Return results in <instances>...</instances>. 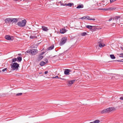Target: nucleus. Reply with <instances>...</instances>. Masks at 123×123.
<instances>
[{
	"instance_id": "nucleus-1",
	"label": "nucleus",
	"mask_w": 123,
	"mask_h": 123,
	"mask_svg": "<svg viewBox=\"0 0 123 123\" xmlns=\"http://www.w3.org/2000/svg\"><path fill=\"white\" fill-rule=\"evenodd\" d=\"M19 64L17 62L12 63L11 65V68L12 70H17L18 69Z\"/></svg>"
},
{
	"instance_id": "nucleus-2",
	"label": "nucleus",
	"mask_w": 123,
	"mask_h": 123,
	"mask_svg": "<svg viewBox=\"0 0 123 123\" xmlns=\"http://www.w3.org/2000/svg\"><path fill=\"white\" fill-rule=\"evenodd\" d=\"M115 109V108L113 107H111L108 108L103 110L101 112L102 114L104 113H108L110 112L111 111Z\"/></svg>"
},
{
	"instance_id": "nucleus-3",
	"label": "nucleus",
	"mask_w": 123,
	"mask_h": 123,
	"mask_svg": "<svg viewBox=\"0 0 123 123\" xmlns=\"http://www.w3.org/2000/svg\"><path fill=\"white\" fill-rule=\"evenodd\" d=\"M26 21L25 19L22 20L21 22H19L17 23L18 26L21 27H23L25 26Z\"/></svg>"
},
{
	"instance_id": "nucleus-4",
	"label": "nucleus",
	"mask_w": 123,
	"mask_h": 123,
	"mask_svg": "<svg viewBox=\"0 0 123 123\" xmlns=\"http://www.w3.org/2000/svg\"><path fill=\"white\" fill-rule=\"evenodd\" d=\"M67 37H64L62 38L60 43V46L63 45L66 43L67 41Z\"/></svg>"
},
{
	"instance_id": "nucleus-5",
	"label": "nucleus",
	"mask_w": 123,
	"mask_h": 123,
	"mask_svg": "<svg viewBox=\"0 0 123 123\" xmlns=\"http://www.w3.org/2000/svg\"><path fill=\"white\" fill-rule=\"evenodd\" d=\"M116 8L114 7H109L106 9H101L98 8V9L100 10H113L116 9Z\"/></svg>"
},
{
	"instance_id": "nucleus-6",
	"label": "nucleus",
	"mask_w": 123,
	"mask_h": 123,
	"mask_svg": "<svg viewBox=\"0 0 123 123\" xmlns=\"http://www.w3.org/2000/svg\"><path fill=\"white\" fill-rule=\"evenodd\" d=\"M86 27L89 29L92 30V31H94L96 29V27L94 26H92L89 25H86Z\"/></svg>"
},
{
	"instance_id": "nucleus-7",
	"label": "nucleus",
	"mask_w": 123,
	"mask_h": 123,
	"mask_svg": "<svg viewBox=\"0 0 123 123\" xmlns=\"http://www.w3.org/2000/svg\"><path fill=\"white\" fill-rule=\"evenodd\" d=\"M13 37L12 36H10V35H6L5 36V38L8 40H12V38H13Z\"/></svg>"
},
{
	"instance_id": "nucleus-8",
	"label": "nucleus",
	"mask_w": 123,
	"mask_h": 123,
	"mask_svg": "<svg viewBox=\"0 0 123 123\" xmlns=\"http://www.w3.org/2000/svg\"><path fill=\"white\" fill-rule=\"evenodd\" d=\"M12 18H6L5 20L4 21L5 23L6 24H7L9 23L12 22Z\"/></svg>"
},
{
	"instance_id": "nucleus-9",
	"label": "nucleus",
	"mask_w": 123,
	"mask_h": 123,
	"mask_svg": "<svg viewBox=\"0 0 123 123\" xmlns=\"http://www.w3.org/2000/svg\"><path fill=\"white\" fill-rule=\"evenodd\" d=\"M120 17L119 16H115L114 18H113V20H116V22L117 23H118V20L119 21H120Z\"/></svg>"
},
{
	"instance_id": "nucleus-10",
	"label": "nucleus",
	"mask_w": 123,
	"mask_h": 123,
	"mask_svg": "<svg viewBox=\"0 0 123 123\" xmlns=\"http://www.w3.org/2000/svg\"><path fill=\"white\" fill-rule=\"evenodd\" d=\"M75 81V80L68 81L67 82V84L68 86H70L74 83Z\"/></svg>"
},
{
	"instance_id": "nucleus-11",
	"label": "nucleus",
	"mask_w": 123,
	"mask_h": 123,
	"mask_svg": "<svg viewBox=\"0 0 123 123\" xmlns=\"http://www.w3.org/2000/svg\"><path fill=\"white\" fill-rule=\"evenodd\" d=\"M37 50L36 49H32L31 50V54L34 55L36 54L38 52Z\"/></svg>"
},
{
	"instance_id": "nucleus-12",
	"label": "nucleus",
	"mask_w": 123,
	"mask_h": 123,
	"mask_svg": "<svg viewBox=\"0 0 123 123\" xmlns=\"http://www.w3.org/2000/svg\"><path fill=\"white\" fill-rule=\"evenodd\" d=\"M71 70L68 69H65L64 71V74L65 75H68L69 74Z\"/></svg>"
},
{
	"instance_id": "nucleus-13",
	"label": "nucleus",
	"mask_w": 123,
	"mask_h": 123,
	"mask_svg": "<svg viewBox=\"0 0 123 123\" xmlns=\"http://www.w3.org/2000/svg\"><path fill=\"white\" fill-rule=\"evenodd\" d=\"M66 30L65 29L62 28L60 30V32L62 34H63L66 32Z\"/></svg>"
},
{
	"instance_id": "nucleus-14",
	"label": "nucleus",
	"mask_w": 123,
	"mask_h": 123,
	"mask_svg": "<svg viewBox=\"0 0 123 123\" xmlns=\"http://www.w3.org/2000/svg\"><path fill=\"white\" fill-rule=\"evenodd\" d=\"M42 29L43 31H47L49 30V29L47 27L44 26H42Z\"/></svg>"
},
{
	"instance_id": "nucleus-15",
	"label": "nucleus",
	"mask_w": 123,
	"mask_h": 123,
	"mask_svg": "<svg viewBox=\"0 0 123 123\" xmlns=\"http://www.w3.org/2000/svg\"><path fill=\"white\" fill-rule=\"evenodd\" d=\"M43 58V56L40 55L38 57L37 60L38 61L41 60Z\"/></svg>"
},
{
	"instance_id": "nucleus-16",
	"label": "nucleus",
	"mask_w": 123,
	"mask_h": 123,
	"mask_svg": "<svg viewBox=\"0 0 123 123\" xmlns=\"http://www.w3.org/2000/svg\"><path fill=\"white\" fill-rule=\"evenodd\" d=\"M90 17L88 16H86V18L87 20H93L94 21L95 20V19L94 18H90Z\"/></svg>"
},
{
	"instance_id": "nucleus-17",
	"label": "nucleus",
	"mask_w": 123,
	"mask_h": 123,
	"mask_svg": "<svg viewBox=\"0 0 123 123\" xmlns=\"http://www.w3.org/2000/svg\"><path fill=\"white\" fill-rule=\"evenodd\" d=\"M12 21L13 22H16L18 21V19L17 18H12Z\"/></svg>"
},
{
	"instance_id": "nucleus-18",
	"label": "nucleus",
	"mask_w": 123,
	"mask_h": 123,
	"mask_svg": "<svg viewBox=\"0 0 123 123\" xmlns=\"http://www.w3.org/2000/svg\"><path fill=\"white\" fill-rule=\"evenodd\" d=\"M84 6L83 5L81 4L80 5H79L78 6L76 7V8L77 9H80L81 8H82Z\"/></svg>"
},
{
	"instance_id": "nucleus-19",
	"label": "nucleus",
	"mask_w": 123,
	"mask_h": 123,
	"mask_svg": "<svg viewBox=\"0 0 123 123\" xmlns=\"http://www.w3.org/2000/svg\"><path fill=\"white\" fill-rule=\"evenodd\" d=\"M54 47V44L52 45L51 46L49 47L48 49V50H51L53 49Z\"/></svg>"
},
{
	"instance_id": "nucleus-20",
	"label": "nucleus",
	"mask_w": 123,
	"mask_h": 123,
	"mask_svg": "<svg viewBox=\"0 0 123 123\" xmlns=\"http://www.w3.org/2000/svg\"><path fill=\"white\" fill-rule=\"evenodd\" d=\"M46 63L43 61H42L40 62V65L41 66H43L45 65Z\"/></svg>"
},
{
	"instance_id": "nucleus-21",
	"label": "nucleus",
	"mask_w": 123,
	"mask_h": 123,
	"mask_svg": "<svg viewBox=\"0 0 123 123\" xmlns=\"http://www.w3.org/2000/svg\"><path fill=\"white\" fill-rule=\"evenodd\" d=\"M17 59V61L18 62H21L22 60V58L21 57H18Z\"/></svg>"
},
{
	"instance_id": "nucleus-22",
	"label": "nucleus",
	"mask_w": 123,
	"mask_h": 123,
	"mask_svg": "<svg viewBox=\"0 0 123 123\" xmlns=\"http://www.w3.org/2000/svg\"><path fill=\"white\" fill-rule=\"evenodd\" d=\"M111 58L113 59H114L115 58V56L114 55H110Z\"/></svg>"
},
{
	"instance_id": "nucleus-23",
	"label": "nucleus",
	"mask_w": 123,
	"mask_h": 123,
	"mask_svg": "<svg viewBox=\"0 0 123 123\" xmlns=\"http://www.w3.org/2000/svg\"><path fill=\"white\" fill-rule=\"evenodd\" d=\"M105 45V44H102L101 43H100L99 44V46L101 48L102 47H104Z\"/></svg>"
},
{
	"instance_id": "nucleus-24",
	"label": "nucleus",
	"mask_w": 123,
	"mask_h": 123,
	"mask_svg": "<svg viewBox=\"0 0 123 123\" xmlns=\"http://www.w3.org/2000/svg\"><path fill=\"white\" fill-rule=\"evenodd\" d=\"M100 122V121L99 120H95L93 122V123H99Z\"/></svg>"
},
{
	"instance_id": "nucleus-25",
	"label": "nucleus",
	"mask_w": 123,
	"mask_h": 123,
	"mask_svg": "<svg viewBox=\"0 0 123 123\" xmlns=\"http://www.w3.org/2000/svg\"><path fill=\"white\" fill-rule=\"evenodd\" d=\"M26 52L27 53L31 54V50L29 49L26 51Z\"/></svg>"
},
{
	"instance_id": "nucleus-26",
	"label": "nucleus",
	"mask_w": 123,
	"mask_h": 123,
	"mask_svg": "<svg viewBox=\"0 0 123 123\" xmlns=\"http://www.w3.org/2000/svg\"><path fill=\"white\" fill-rule=\"evenodd\" d=\"M87 34L86 33V32H83L81 33V35L82 36H85Z\"/></svg>"
},
{
	"instance_id": "nucleus-27",
	"label": "nucleus",
	"mask_w": 123,
	"mask_h": 123,
	"mask_svg": "<svg viewBox=\"0 0 123 123\" xmlns=\"http://www.w3.org/2000/svg\"><path fill=\"white\" fill-rule=\"evenodd\" d=\"M73 5V3H69L68 4H67V6H69V7H71Z\"/></svg>"
},
{
	"instance_id": "nucleus-28",
	"label": "nucleus",
	"mask_w": 123,
	"mask_h": 123,
	"mask_svg": "<svg viewBox=\"0 0 123 123\" xmlns=\"http://www.w3.org/2000/svg\"><path fill=\"white\" fill-rule=\"evenodd\" d=\"M30 38L31 39H34L35 38H37V36H30Z\"/></svg>"
},
{
	"instance_id": "nucleus-29",
	"label": "nucleus",
	"mask_w": 123,
	"mask_h": 123,
	"mask_svg": "<svg viewBox=\"0 0 123 123\" xmlns=\"http://www.w3.org/2000/svg\"><path fill=\"white\" fill-rule=\"evenodd\" d=\"M17 60V59L16 58H15L13 59L12 60V62H13L16 61Z\"/></svg>"
},
{
	"instance_id": "nucleus-30",
	"label": "nucleus",
	"mask_w": 123,
	"mask_h": 123,
	"mask_svg": "<svg viewBox=\"0 0 123 123\" xmlns=\"http://www.w3.org/2000/svg\"><path fill=\"white\" fill-rule=\"evenodd\" d=\"M22 93H18L16 95V96H21L22 94Z\"/></svg>"
},
{
	"instance_id": "nucleus-31",
	"label": "nucleus",
	"mask_w": 123,
	"mask_h": 123,
	"mask_svg": "<svg viewBox=\"0 0 123 123\" xmlns=\"http://www.w3.org/2000/svg\"><path fill=\"white\" fill-rule=\"evenodd\" d=\"M44 61H45L46 62H45L46 63H48V60L47 59H46V58L44 60Z\"/></svg>"
},
{
	"instance_id": "nucleus-32",
	"label": "nucleus",
	"mask_w": 123,
	"mask_h": 123,
	"mask_svg": "<svg viewBox=\"0 0 123 123\" xmlns=\"http://www.w3.org/2000/svg\"><path fill=\"white\" fill-rule=\"evenodd\" d=\"M53 78H58V79H59V78L58 77V76H55V77H53Z\"/></svg>"
},
{
	"instance_id": "nucleus-33",
	"label": "nucleus",
	"mask_w": 123,
	"mask_h": 123,
	"mask_svg": "<svg viewBox=\"0 0 123 123\" xmlns=\"http://www.w3.org/2000/svg\"><path fill=\"white\" fill-rule=\"evenodd\" d=\"M7 69V68H4V69H2V71L3 72H4L6 71L7 72V71L6 70Z\"/></svg>"
},
{
	"instance_id": "nucleus-34",
	"label": "nucleus",
	"mask_w": 123,
	"mask_h": 123,
	"mask_svg": "<svg viewBox=\"0 0 123 123\" xmlns=\"http://www.w3.org/2000/svg\"><path fill=\"white\" fill-rule=\"evenodd\" d=\"M81 18L82 19H85L86 18V16L82 17L81 18Z\"/></svg>"
},
{
	"instance_id": "nucleus-35",
	"label": "nucleus",
	"mask_w": 123,
	"mask_h": 123,
	"mask_svg": "<svg viewBox=\"0 0 123 123\" xmlns=\"http://www.w3.org/2000/svg\"><path fill=\"white\" fill-rule=\"evenodd\" d=\"M59 3L60 4V5L61 6H62V5H63V4L62 2L61 1H60V2H59Z\"/></svg>"
},
{
	"instance_id": "nucleus-36",
	"label": "nucleus",
	"mask_w": 123,
	"mask_h": 123,
	"mask_svg": "<svg viewBox=\"0 0 123 123\" xmlns=\"http://www.w3.org/2000/svg\"><path fill=\"white\" fill-rule=\"evenodd\" d=\"M59 2H57L56 3V4L57 6H59Z\"/></svg>"
},
{
	"instance_id": "nucleus-37",
	"label": "nucleus",
	"mask_w": 123,
	"mask_h": 123,
	"mask_svg": "<svg viewBox=\"0 0 123 123\" xmlns=\"http://www.w3.org/2000/svg\"><path fill=\"white\" fill-rule=\"evenodd\" d=\"M120 100H123V96L121 97L120 98Z\"/></svg>"
},
{
	"instance_id": "nucleus-38",
	"label": "nucleus",
	"mask_w": 123,
	"mask_h": 123,
	"mask_svg": "<svg viewBox=\"0 0 123 123\" xmlns=\"http://www.w3.org/2000/svg\"><path fill=\"white\" fill-rule=\"evenodd\" d=\"M120 57H123V53H122V54H120Z\"/></svg>"
},
{
	"instance_id": "nucleus-39",
	"label": "nucleus",
	"mask_w": 123,
	"mask_h": 123,
	"mask_svg": "<svg viewBox=\"0 0 123 123\" xmlns=\"http://www.w3.org/2000/svg\"><path fill=\"white\" fill-rule=\"evenodd\" d=\"M44 53V52H42L41 53L40 55H42Z\"/></svg>"
},
{
	"instance_id": "nucleus-40",
	"label": "nucleus",
	"mask_w": 123,
	"mask_h": 123,
	"mask_svg": "<svg viewBox=\"0 0 123 123\" xmlns=\"http://www.w3.org/2000/svg\"><path fill=\"white\" fill-rule=\"evenodd\" d=\"M112 18H111L110 19H109V20H108V21H111L112 20Z\"/></svg>"
},
{
	"instance_id": "nucleus-41",
	"label": "nucleus",
	"mask_w": 123,
	"mask_h": 123,
	"mask_svg": "<svg viewBox=\"0 0 123 123\" xmlns=\"http://www.w3.org/2000/svg\"><path fill=\"white\" fill-rule=\"evenodd\" d=\"M48 71H45L44 72V74H47L48 73Z\"/></svg>"
},
{
	"instance_id": "nucleus-42",
	"label": "nucleus",
	"mask_w": 123,
	"mask_h": 123,
	"mask_svg": "<svg viewBox=\"0 0 123 123\" xmlns=\"http://www.w3.org/2000/svg\"><path fill=\"white\" fill-rule=\"evenodd\" d=\"M67 4H68L65 3V4H63V5H62L63 6H67Z\"/></svg>"
},
{
	"instance_id": "nucleus-43",
	"label": "nucleus",
	"mask_w": 123,
	"mask_h": 123,
	"mask_svg": "<svg viewBox=\"0 0 123 123\" xmlns=\"http://www.w3.org/2000/svg\"><path fill=\"white\" fill-rule=\"evenodd\" d=\"M121 60H117V61L119 62H121Z\"/></svg>"
},
{
	"instance_id": "nucleus-44",
	"label": "nucleus",
	"mask_w": 123,
	"mask_h": 123,
	"mask_svg": "<svg viewBox=\"0 0 123 123\" xmlns=\"http://www.w3.org/2000/svg\"><path fill=\"white\" fill-rule=\"evenodd\" d=\"M120 48L122 50H123V47H121Z\"/></svg>"
},
{
	"instance_id": "nucleus-45",
	"label": "nucleus",
	"mask_w": 123,
	"mask_h": 123,
	"mask_svg": "<svg viewBox=\"0 0 123 123\" xmlns=\"http://www.w3.org/2000/svg\"><path fill=\"white\" fill-rule=\"evenodd\" d=\"M115 23H113L112 24V26H113V25H115Z\"/></svg>"
},
{
	"instance_id": "nucleus-46",
	"label": "nucleus",
	"mask_w": 123,
	"mask_h": 123,
	"mask_svg": "<svg viewBox=\"0 0 123 123\" xmlns=\"http://www.w3.org/2000/svg\"><path fill=\"white\" fill-rule=\"evenodd\" d=\"M59 79H61L62 80H64V79L62 78H59Z\"/></svg>"
},
{
	"instance_id": "nucleus-47",
	"label": "nucleus",
	"mask_w": 123,
	"mask_h": 123,
	"mask_svg": "<svg viewBox=\"0 0 123 123\" xmlns=\"http://www.w3.org/2000/svg\"><path fill=\"white\" fill-rule=\"evenodd\" d=\"M18 55L20 56H21L22 55L21 54H18Z\"/></svg>"
},
{
	"instance_id": "nucleus-48",
	"label": "nucleus",
	"mask_w": 123,
	"mask_h": 123,
	"mask_svg": "<svg viewBox=\"0 0 123 123\" xmlns=\"http://www.w3.org/2000/svg\"><path fill=\"white\" fill-rule=\"evenodd\" d=\"M121 62H123V59L121 60Z\"/></svg>"
},
{
	"instance_id": "nucleus-49",
	"label": "nucleus",
	"mask_w": 123,
	"mask_h": 123,
	"mask_svg": "<svg viewBox=\"0 0 123 123\" xmlns=\"http://www.w3.org/2000/svg\"><path fill=\"white\" fill-rule=\"evenodd\" d=\"M18 0H14V1H17Z\"/></svg>"
},
{
	"instance_id": "nucleus-50",
	"label": "nucleus",
	"mask_w": 123,
	"mask_h": 123,
	"mask_svg": "<svg viewBox=\"0 0 123 123\" xmlns=\"http://www.w3.org/2000/svg\"><path fill=\"white\" fill-rule=\"evenodd\" d=\"M102 1L103 2H105V1L104 0H103Z\"/></svg>"
},
{
	"instance_id": "nucleus-51",
	"label": "nucleus",
	"mask_w": 123,
	"mask_h": 123,
	"mask_svg": "<svg viewBox=\"0 0 123 123\" xmlns=\"http://www.w3.org/2000/svg\"><path fill=\"white\" fill-rule=\"evenodd\" d=\"M62 54H61V53H60L59 54V55L60 56V55H62Z\"/></svg>"
},
{
	"instance_id": "nucleus-52",
	"label": "nucleus",
	"mask_w": 123,
	"mask_h": 123,
	"mask_svg": "<svg viewBox=\"0 0 123 123\" xmlns=\"http://www.w3.org/2000/svg\"><path fill=\"white\" fill-rule=\"evenodd\" d=\"M55 56H56L55 55L54 56H53V57H55Z\"/></svg>"
},
{
	"instance_id": "nucleus-53",
	"label": "nucleus",
	"mask_w": 123,
	"mask_h": 123,
	"mask_svg": "<svg viewBox=\"0 0 123 123\" xmlns=\"http://www.w3.org/2000/svg\"><path fill=\"white\" fill-rule=\"evenodd\" d=\"M122 24V23H120V25H120L121 24Z\"/></svg>"
},
{
	"instance_id": "nucleus-54",
	"label": "nucleus",
	"mask_w": 123,
	"mask_h": 123,
	"mask_svg": "<svg viewBox=\"0 0 123 123\" xmlns=\"http://www.w3.org/2000/svg\"><path fill=\"white\" fill-rule=\"evenodd\" d=\"M41 73H39V74H41Z\"/></svg>"
},
{
	"instance_id": "nucleus-55",
	"label": "nucleus",
	"mask_w": 123,
	"mask_h": 123,
	"mask_svg": "<svg viewBox=\"0 0 123 123\" xmlns=\"http://www.w3.org/2000/svg\"><path fill=\"white\" fill-rule=\"evenodd\" d=\"M121 25V26H122V25Z\"/></svg>"
},
{
	"instance_id": "nucleus-56",
	"label": "nucleus",
	"mask_w": 123,
	"mask_h": 123,
	"mask_svg": "<svg viewBox=\"0 0 123 123\" xmlns=\"http://www.w3.org/2000/svg\"><path fill=\"white\" fill-rule=\"evenodd\" d=\"M121 25V26H122V25Z\"/></svg>"
}]
</instances>
